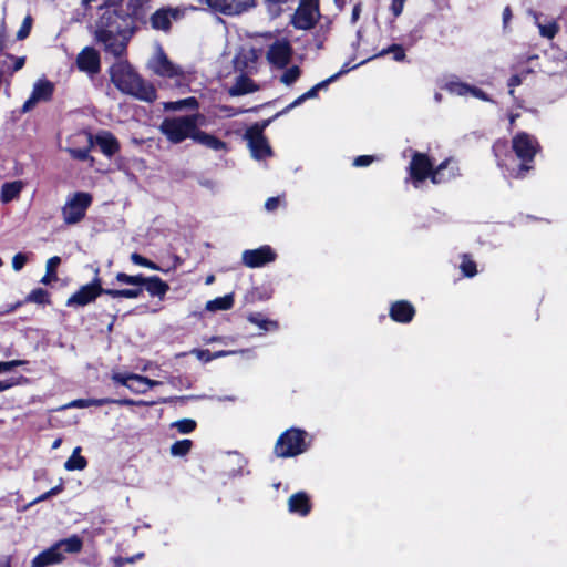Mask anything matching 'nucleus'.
I'll use <instances>...</instances> for the list:
<instances>
[{"label": "nucleus", "instance_id": "obj_1", "mask_svg": "<svg viewBox=\"0 0 567 567\" xmlns=\"http://www.w3.org/2000/svg\"><path fill=\"white\" fill-rule=\"evenodd\" d=\"M100 10L94 24V37L104 45L106 52L122 56L133 33L130 14L123 10V0H107Z\"/></svg>", "mask_w": 567, "mask_h": 567}, {"label": "nucleus", "instance_id": "obj_51", "mask_svg": "<svg viewBox=\"0 0 567 567\" xmlns=\"http://www.w3.org/2000/svg\"><path fill=\"white\" fill-rule=\"evenodd\" d=\"M461 269L464 272V275L467 277H473L476 274L475 262L467 258H464V260L461 265Z\"/></svg>", "mask_w": 567, "mask_h": 567}, {"label": "nucleus", "instance_id": "obj_49", "mask_svg": "<svg viewBox=\"0 0 567 567\" xmlns=\"http://www.w3.org/2000/svg\"><path fill=\"white\" fill-rule=\"evenodd\" d=\"M390 52L394 53V60H396V61H402L405 58L404 50L402 49V47H400L398 44H393L390 48L383 50L380 53V55H384V54L390 53Z\"/></svg>", "mask_w": 567, "mask_h": 567}, {"label": "nucleus", "instance_id": "obj_60", "mask_svg": "<svg viewBox=\"0 0 567 567\" xmlns=\"http://www.w3.org/2000/svg\"><path fill=\"white\" fill-rule=\"evenodd\" d=\"M235 353H236V351H226V350H220V351H217V352L210 353V355H212V360H214V359H218V358H223V357L231 355V354H235Z\"/></svg>", "mask_w": 567, "mask_h": 567}, {"label": "nucleus", "instance_id": "obj_57", "mask_svg": "<svg viewBox=\"0 0 567 567\" xmlns=\"http://www.w3.org/2000/svg\"><path fill=\"white\" fill-rule=\"evenodd\" d=\"M404 3L405 2H403L401 0H392L391 11H392L394 17H399L402 13L403 8H404Z\"/></svg>", "mask_w": 567, "mask_h": 567}, {"label": "nucleus", "instance_id": "obj_8", "mask_svg": "<svg viewBox=\"0 0 567 567\" xmlns=\"http://www.w3.org/2000/svg\"><path fill=\"white\" fill-rule=\"evenodd\" d=\"M148 68L158 76L173 80L176 85H182L186 80V74L182 68L174 64L161 48L148 61Z\"/></svg>", "mask_w": 567, "mask_h": 567}, {"label": "nucleus", "instance_id": "obj_2", "mask_svg": "<svg viewBox=\"0 0 567 567\" xmlns=\"http://www.w3.org/2000/svg\"><path fill=\"white\" fill-rule=\"evenodd\" d=\"M111 81L126 94L140 100L152 102L156 99L154 86L146 83L131 66L127 61L120 60L111 66Z\"/></svg>", "mask_w": 567, "mask_h": 567}, {"label": "nucleus", "instance_id": "obj_39", "mask_svg": "<svg viewBox=\"0 0 567 567\" xmlns=\"http://www.w3.org/2000/svg\"><path fill=\"white\" fill-rule=\"evenodd\" d=\"M349 71V69L344 68L342 69L339 73L332 75L331 78H329L328 80L326 81H322L318 84H316L313 87H311L309 91H307L306 93H303V99L308 100V99H313L317 96L318 94V91L322 87H324L328 83L334 81L339 75L343 74V73H347Z\"/></svg>", "mask_w": 567, "mask_h": 567}, {"label": "nucleus", "instance_id": "obj_3", "mask_svg": "<svg viewBox=\"0 0 567 567\" xmlns=\"http://www.w3.org/2000/svg\"><path fill=\"white\" fill-rule=\"evenodd\" d=\"M454 163L452 161H445L439 165L435 171H432V163L429 157L421 153H415L410 163V175L414 186L417 188L420 184L429 176L434 184L443 183L455 176L454 167H451Z\"/></svg>", "mask_w": 567, "mask_h": 567}, {"label": "nucleus", "instance_id": "obj_15", "mask_svg": "<svg viewBox=\"0 0 567 567\" xmlns=\"http://www.w3.org/2000/svg\"><path fill=\"white\" fill-rule=\"evenodd\" d=\"M54 91L53 84L48 80H38L30 97L24 102L22 112H30L38 103L47 102L52 97Z\"/></svg>", "mask_w": 567, "mask_h": 567}, {"label": "nucleus", "instance_id": "obj_61", "mask_svg": "<svg viewBox=\"0 0 567 567\" xmlns=\"http://www.w3.org/2000/svg\"><path fill=\"white\" fill-rule=\"evenodd\" d=\"M360 13H361V6L358 3L354 6V8L352 10V16H351L352 23H355L358 21Z\"/></svg>", "mask_w": 567, "mask_h": 567}, {"label": "nucleus", "instance_id": "obj_13", "mask_svg": "<svg viewBox=\"0 0 567 567\" xmlns=\"http://www.w3.org/2000/svg\"><path fill=\"white\" fill-rule=\"evenodd\" d=\"M246 140L252 157L262 159L271 155V148L262 134V128L255 125L246 132Z\"/></svg>", "mask_w": 567, "mask_h": 567}, {"label": "nucleus", "instance_id": "obj_48", "mask_svg": "<svg viewBox=\"0 0 567 567\" xmlns=\"http://www.w3.org/2000/svg\"><path fill=\"white\" fill-rule=\"evenodd\" d=\"M131 377H133V373H122V372H114L112 373V380L118 384H122L128 389L130 382L132 381Z\"/></svg>", "mask_w": 567, "mask_h": 567}, {"label": "nucleus", "instance_id": "obj_37", "mask_svg": "<svg viewBox=\"0 0 567 567\" xmlns=\"http://www.w3.org/2000/svg\"><path fill=\"white\" fill-rule=\"evenodd\" d=\"M109 403H111V399H107V398H105V399H78V400L72 401L68 406L83 409V408H89L92 405L101 406V405L109 404Z\"/></svg>", "mask_w": 567, "mask_h": 567}, {"label": "nucleus", "instance_id": "obj_21", "mask_svg": "<svg viewBox=\"0 0 567 567\" xmlns=\"http://www.w3.org/2000/svg\"><path fill=\"white\" fill-rule=\"evenodd\" d=\"M288 507L291 513L306 516L310 512L311 505L308 495L299 492L289 497Z\"/></svg>", "mask_w": 567, "mask_h": 567}, {"label": "nucleus", "instance_id": "obj_23", "mask_svg": "<svg viewBox=\"0 0 567 567\" xmlns=\"http://www.w3.org/2000/svg\"><path fill=\"white\" fill-rule=\"evenodd\" d=\"M95 143L101 148L103 154L112 156L118 151V143L116 138L109 132H102L96 135Z\"/></svg>", "mask_w": 567, "mask_h": 567}, {"label": "nucleus", "instance_id": "obj_43", "mask_svg": "<svg viewBox=\"0 0 567 567\" xmlns=\"http://www.w3.org/2000/svg\"><path fill=\"white\" fill-rule=\"evenodd\" d=\"M172 427H175L182 434H187L196 429V422L192 419H183L172 423Z\"/></svg>", "mask_w": 567, "mask_h": 567}, {"label": "nucleus", "instance_id": "obj_45", "mask_svg": "<svg viewBox=\"0 0 567 567\" xmlns=\"http://www.w3.org/2000/svg\"><path fill=\"white\" fill-rule=\"evenodd\" d=\"M25 301L34 303H45L48 302V292L41 288L34 289L28 295Z\"/></svg>", "mask_w": 567, "mask_h": 567}, {"label": "nucleus", "instance_id": "obj_35", "mask_svg": "<svg viewBox=\"0 0 567 567\" xmlns=\"http://www.w3.org/2000/svg\"><path fill=\"white\" fill-rule=\"evenodd\" d=\"M148 0H130L128 1V8L130 12H125L126 14H130V19L132 20V17L140 18L144 16L146 10L148 9Z\"/></svg>", "mask_w": 567, "mask_h": 567}, {"label": "nucleus", "instance_id": "obj_47", "mask_svg": "<svg viewBox=\"0 0 567 567\" xmlns=\"http://www.w3.org/2000/svg\"><path fill=\"white\" fill-rule=\"evenodd\" d=\"M31 27H32V18L30 16H27L22 22V25L20 27V29L17 32V38L19 40L25 39L30 34Z\"/></svg>", "mask_w": 567, "mask_h": 567}, {"label": "nucleus", "instance_id": "obj_20", "mask_svg": "<svg viewBox=\"0 0 567 567\" xmlns=\"http://www.w3.org/2000/svg\"><path fill=\"white\" fill-rule=\"evenodd\" d=\"M415 311L411 303L408 301H396L392 305L390 316L394 321L398 322H410Z\"/></svg>", "mask_w": 567, "mask_h": 567}, {"label": "nucleus", "instance_id": "obj_53", "mask_svg": "<svg viewBox=\"0 0 567 567\" xmlns=\"http://www.w3.org/2000/svg\"><path fill=\"white\" fill-rule=\"evenodd\" d=\"M374 161L373 156L361 155L353 161V165L357 167H363L370 165Z\"/></svg>", "mask_w": 567, "mask_h": 567}, {"label": "nucleus", "instance_id": "obj_17", "mask_svg": "<svg viewBox=\"0 0 567 567\" xmlns=\"http://www.w3.org/2000/svg\"><path fill=\"white\" fill-rule=\"evenodd\" d=\"M78 68L89 74H96L100 72V54L91 47L84 48L76 58Z\"/></svg>", "mask_w": 567, "mask_h": 567}, {"label": "nucleus", "instance_id": "obj_27", "mask_svg": "<svg viewBox=\"0 0 567 567\" xmlns=\"http://www.w3.org/2000/svg\"><path fill=\"white\" fill-rule=\"evenodd\" d=\"M258 90V86L252 80L246 76H239L235 84L229 89V94L233 96L252 93Z\"/></svg>", "mask_w": 567, "mask_h": 567}, {"label": "nucleus", "instance_id": "obj_52", "mask_svg": "<svg viewBox=\"0 0 567 567\" xmlns=\"http://www.w3.org/2000/svg\"><path fill=\"white\" fill-rule=\"evenodd\" d=\"M25 364L23 360H12L7 362H0V373L9 372L16 367Z\"/></svg>", "mask_w": 567, "mask_h": 567}, {"label": "nucleus", "instance_id": "obj_33", "mask_svg": "<svg viewBox=\"0 0 567 567\" xmlns=\"http://www.w3.org/2000/svg\"><path fill=\"white\" fill-rule=\"evenodd\" d=\"M143 292L142 286L132 289H106L105 295L112 298L136 299Z\"/></svg>", "mask_w": 567, "mask_h": 567}, {"label": "nucleus", "instance_id": "obj_32", "mask_svg": "<svg viewBox=\"0 0 567 567\" xmlns=\"http://www.w3.org/2000/svg\"><path fill=\"white\" fill-rule=\"evenodd\" d=\"M234 306V297L233 295H226L224 297H218L213 300H209L206 303V310L208 311H217V310H228Z\"/></svg>", "mask_w": 567, "mask_h": 567}, {"label": "nucleus", "instance_id": "obj_40", "mask_svg": "<svg viewBox=\"0 0 567 567\" xmlns=\"http://www.w3.org/2000/svg\"><path fill=\"white\" fill-rule=\"evenodd\" d=\"M196 106H197L196 99L195 97H188V99H184V100H179V101H175V102H167V103H165L164 109L165 110L177 111V110H182L184 107L194 109Z\"/></svg>", "mask_w": 567, "mask_h": 567}, {"label": "nucleus", "instance_id": "obj_22", "mask_svg": "<svg viewBox=\"0 0 567 567\" xmlns=\"http://www.w3.org/2000/svg\"><path fill=\"white\" fill-rule=\"evenodd\" d=\"M142 286H145L151 296L158 297L159 299H163L169 290V286L157 276L144 277Z\"/></svg>", "mask_w": 567, "mask_h": 567}, {"label": "nucleus", "instance_id": "obj_7", "mask_svg": "<svg viewBox=\"0 0 567 567\" xmlns=\"http://www.w3.org/2000/svg\"><path fill=\"white\" fill-rule=\"evenodd\" d=\"M92 196L85 192H76L70 195L62 207V217L66 225L80 223L92 204Z\"/></svg>", "mask_w": 567, "mask_h": 567}, {"label": "nucleus", "instance_id": "obj_34", "mask_svg": "<svg viewBox=\"0 0 567 567\" xmlns=\"http://www.w3.org/2000/svg\"><path fill=\"white\" fill-rule=\"evenodd\" d=\"M534 18L540 35L547 39H553L558 30L557 24L551 20L546 21L545 23L540 22L539 17L536 13H534Z\"/></svg>", "mask_w": 567, "mask_h": 567}, {"label": "nucleus", "instance_id": "obj_36", "mask_svg": "<svg viewBox=\"0 0 567 567\" xmlns=\"http://www.w3.org/2000/svg\"><path fill=\"white\" fill-rule=\"evenodd\" d=\"M60 262H61V259L58 256H54L47 261V274L41 279V282L43 285H49L51 281L56 280L55 270H56L58 266L60 265Z\"/></svg>", "mask_w": 567, "mask_h": 567}, {"label": "nucleus", "instance_id": "obj_6", "mask_svg": "<svg viewBox=\"0 0 567 567\" xmlns=\"http://www.w3.org/2000/svg\"><path fill=\"white\" fill-rule=\"evenodd\" d=\"M307 433L299 429H290L282 433L275 445V453L279 457H291L306 452Z\"/></svg>", "mask_w": 567, "mask_h": 567}, {"label": "nucleus", "instance_id": "obj_41", "mask_svg": "<svg viewBox=\"0 0 567 567\" xmlns=\"http://www.w3.org/2000/svg\"><path fill=\"white\" fill-rule=\"evenodd\" d=\"M192 445L190 440L177 441L171 446V453L173 456H184L190 451Z\"/></svg>", "mask_w": 567, "mask_h": 567}, {"label": "nucleus", "instance_id": "obj_10", "mask_svg": "<svg viewBox=\"0 0 567 567\" xmlns=\"http://www.w3.org/2000/svg\"><path fill=\"white\" fill-rule=\"evenodd\" d=\"M319 17V0H301L291 23L296 29L309 30L315 27Z\"/></svg>", "mask_w": 567, "mask_h": 567}, {"label": "nucleus", "instance_id": "obj_25", "mask_svg": "<svg viewBox=\"0 0 567 567\" xmlns=\"http://www.w3.org/2000/svg\"><path fill=\"white\" fill-rule=\"evenodd\" d=\"M23 188H24V183L22 181L4 183L1 186V194H0L1 202L7 204V203H10L11 200L18 198Z\"/></svg>", "mask_w": 567, "mask_h": 567}, {"label": "nucleus", "instance_id": "obj_59", "mask_svg": "<svg viewBox=\"0 0 567 567\" xmlns=\"http://www.w3.org/2000/svg\"><path fill=\"white\" fill-rule=\"evenodd\" d=\"M278 205H279V198L271 197L266 202L265 207L267 210L271 212V210H275L278 207Z\"/></svg>", "mask_w": 567, "mask_h": 567}, {"label": "nucleus", "instance_id": "obj_56", "mask_svg": "<svg viewBox=\"0 0 567 567\" xmlns=\"http://www.w3.org/2000/svg\"><path fill=\"white\" fill-rule=\"evenodd\" d=\"M192 353L195 354L196 358L202 361H205V362L212 361V355L208 350L194 349V350H192Z\"/></svg>", "mask_w": 567, "mask_h": 567}, {"label": "nucleus", "instance_id": "obj_42", "mask_svg": "<svg viewBox=\"0 0 567 567\" xmlns=\"http://www.w3.org/2000/svg\"><path fill=\"white\" fill-rule=\"evenodd\" d=\"M116 281L124 285H132V286H142L144 282V276L143 275H135L131 276L124 272H118L116 275Z\"/></svg>", "mask_w": 567, "mask_h": 567}, {"label": "nucleus", "instance_id": "obj_63", "mask_svg": "<svg viewBox=\"0 0 567 567\" xmlns=\"http://www.w3.org/2000/svg\"><path fill=\"white\" fill-rule=\"evenodd\" d=\"M24 62H25V58L24 56L17 58L16 62H14L13 70L18 71V70L22 69V66L24 65Z\"/></svg>", "mask_w": 567, "mask_h": 567}, {"label": "nucleus", "instance_id": "obj_5", "mask_svg": "<svg viewBox=\"0 0 567 567\" xmlns=\"http://www.w3.org/2000/svg\"><path fill=\"white\" fill-rule=\"evenodd\" d=\"M265 38L269 40L266 50V60L275 69H286L293 54L291 42L286 37H275L271 33H266Z\"/></svg>", "mask_w": 567, "mask_h": 567}, {"label": "nucleus", "instance_id": "obj_30", "mask_svg": "<svg viewBox=\"0 0 567 567\" xmlns=\"http://www.w3.org/2000/svg\"><path fill=\"white\" fill-rule=\"evenodd\" d=\"M257 54L255 50H241L235 58V66L239 70H249L251 66L249 63L255 64Z\"/></svg>", "mask_w": 567, "mask_h": 567}, {"label": "nucleus", "instance_id": "obj_18", "mask_svg": "<svg viewBox=\"0 0 567 567\" xmlns=\"http://www.w3.org/2000/svg\"><path fill=\"white\" fill-rule=\"evenodd\" d=\"M444 90L450 92L451 94H455L458 96H464L466 94H471L474 97H477L483 101H489L488 96L481 89L468 85L458 81L457 79H451L446 81L443 86Z\"/></svg>", "mask_w": 567, "mask_h": 567}, {"label": "nucleus", "instance_id": "obj_16", "mask_svg": "<svg viewBox=\"0 0 567 567\" xmlns=\"http://www.w3.org/2000/svg\"><path fill=\"white\" fill-rule=\"evenodd\" d=\"M241 259L248 268H258L272 262L276 259V254L269 246H262L257 249L245 250Z\"/></svg>", "mask_w": 567, "mask_h": 567}, {"label": "nucleus", "instance_id": "obj_4", "mask_svg": "<svg viewBox=\"0 0 567 567\" xmlns=\"http://www.w3.org/2000/svg\"><path fill=\"white\" fill-rule=\"evenodd\" d=\"M205 117L200 114L166 117L159 125V131L166 138L174 143H181L186 138H192L196 127L203 125Z\"/></svg>", "mask_w": 567, "mask_h": 567}, {"label": "nucleus", "instance_id": "obj_54", "mask_svg": "<svg viewBox=\"0 0 567 567\" xmlns=\"http://www.w3.org/2000/svg\"><path fill=\"white\" fill-rule=\"evenodd\" d=\"M111 403H115V404H118V405H126V406H131V405H147L148 404L145 401H134V400H131V399H120V400L111 399Z\"/></svg>", "mask_w": 567, "mask_h": 567}, {"label": "nucleus", "instance_id": "obj_64", "mask_svg": "<svg viewBox=\"0 0 567 567\" xmlns=\"http://www.w3.org/2000/svg\"><path fill=\"white\" fill-rule=\"evenodd\" d=\"M0 567H11V557L4 556L0 558Z\"/></svg>", "mask_w": 567, "mask_h": 567}, {"label": "nucleus", "instance_id": "obj_58", "mask_svg": "<svg viewBox=\"0 0 567 567\" xmlns=\"http://www.w3.org/2000/svg\"><path fill=\"white\" fill-rule=\"evenodd\" d=\"M148 259H146L145 257L141 256L140 254L137 252H133L131 255V261L135 265H138V266H143L145 267L146 262H147Z\"/></svg>", "mask_w": 567, "mask_h": 567}, {"label": "nucleus", "instance_id": "obj_11", "mask_svg": "<svg viewBox=\"0 0 567 567\" xmlns=\"http://www.w3.org/2000/svg\"><path fill=\"white\" fill-rule=\"evenodd\" d=\"M99 269L95 270V277L92 282L82 286L66 301L69 307H84L94 301L100 295L105 293L106 289L102 288L101 279L97 276Z\"/></svg>", "mask_w": 567, "mask_h": 567}, {"label": "nucleus", "instance_id": "obj_26", "mask_svg": "<svg viewBox=\"0 0 567 567\" xmlns=\"http://www.w3.org/2000/svg\"><path fill=\"white\" fill-rule=\"evenodd\" d=\"M193 140L214 151H220L226 147V144L223 141L218 140L217 137L210 134L199 131L198 127H196L195 130Z\"/></svg>", "mask_w": 567, "mask_h": 567}, {"label": "nucleus", "instance_id": "obj_14", "mask_svg": "<svg viewBox=\"0 0 567 567\" xmlns=\"http://www.w3.org/2000/svg\"><path fill=\"white\" fill-rule=\"evenodd\" d=\"M206 3L216 12L236 16L254 7L255 0H206Z\"/></svg>", "mask_w": 567, "mask_h": 567}, {"label": "nucleus", "instance_id": "obj_28", "mask_svg": "<svg viewBox=\"0 0 567 567\" xmlns=\"http://www.w3.org/2000/svg\"><path fill=\"white\" fill-rule=\"evenodd\" d=\"M75 138L84 140L85 146L83 148L68 147V153L75 159L85 161L90 157V150L93 145V137L90 134H78Z\"/></svg>", "mask_w": 567, "mask_h": 567}, {"label": "nucleus", "instance_id": "obj_46", "mask_svg": "<svg viewBox=\"0 0 567 567\" xmlns=\"http://www.w3.org/2000/svg\"><path fill=\"white\" fill-rule=\"evenodd\" d=\"M267 11L271 18H277L282 11V1L280 0H265Z\"/></svg>", "mask_w": 567, "mask_h": 567}, {"label": "nucleus", "instance_id": "obj_50", "mask_svg": "<svg viewBox=\"0 0 567 567\" xmlns=\"http://www.w3.org/2000/svg\"><path fill=\"white\" fill-rule=\"evenodd\" d=\"M27 261H28V256L25 254L18 252L12 258V268L16 271H20L24 267Z\"/></svg>", "mask_w": 567, "mask_h": 567}, {"label": "nucleus", "instance_id": "obj_38", "mask_svg": "<svg viewBox=\"0 0 567 567\" xmlns=\"http://www.w3.org/2000/svg\"><path fill=\"white\" fill-rule=\"evenodd\" d=\"M301 70L298 65L287 68L280 76V82L287 86L292 85L300 76Z\"/></svg>", "mask_w": 567, "mask_h": 567}, {"label": "nucleus", "instance_id": "obj_62", "mask_svg": "<svg viewBox=\"0 0 567 567\" xmlns=\"http://www.w3.org/2000/svg\"><path fill=\"white\" fill-rule=\"evenodd\" d=\"M16 384H17V382L11 381V380L0 381V392H3L6 390H8V389L12 388Z\"/></svg>", "mask_w": 567, "mask_h": 567}, {"label": "nucleus", "instance_id": "obj_55", "mask_svg": "<svg viewBox=\"0 0 567 567\" xmlns=\"http://www.w3.org/2000/svg\"><path fill=\"white\" fill-rule=\"evenodd\" d=\"M523 82V74L512 75L508 80L509 94H514V87L520 85Z\"/></svg>", "mask_w": 567, "mask_h": 567}, {"label": "nucleus", "instance_id": "obj_31", "mask_svg": "<svg viewBox=\"0 0 567 567\" xmlns=\"http://www.w3.org/2000/svg\"><path fill=\"white\" fill-rule=\"evenodd\" d=\"M54 545L59 546V550L62 554H63V551L74 554V553H79L82 549L83 543L79 536L73 535L69 538H65V539H62V540L55 543Z\"/></svg>", "mask_w": 567, "mask_h": 567}, {"label": "nucleus", "instance_id": "obj_24", "mask_svg": "<svg viewBox=\"0 0 567 567\" xmlns=\"http://www.w3.org/2000/svg\"><path fill=\"white\" fill-rule=\"evenodd\" d=\"M132 381L130 382L128 390L136 394H143L148 391V389L161 384L159 381L148 379L146 377L133 373L131 377Z\"/></svg>", "mask_w": 567, "mask_h": 567}, {"label": "nucleus", "instance_id": "obj_19", "mask_svg": "<svg viewBox=\"0 0 567 567\" xmlns=\"http://www.w3.org/2000/svg\"><path fill=\"white\" fill-rule=\"evenodd\" d=\"M64 559V556L59 550V546L52 545L50 548L43 550L35 556L31 563V567H47L50 565L59 564Z\"/></svg>", "mask_w": 567, "mask_h": 567}, {"label": "nucleus", "instance_id": "obj_9", "mask_svg": "<svg viewBox=\"0 0 567 567\" xmlns=\"http://www.w3.org/2000/svg\"><path fill=\"white\" fill-rule=\"evenodd\" d=\"M538 143L532 135L527 133H518L513 138V150L516 154V156L523 162H532L535 154L538 151ZM530 167L526 164H522L519 167V171L517 173V176L522 177L524 176V173L529 171Z\"/></svg>", "mask_w": 567, "mask_h": 567}, {"label": "nucleus", "instance_id": "obj_29", "mask_svg": "<svg viewBox=\"0 0 567 567\" xmlns=\"http://www.w3.org/2000/svg\"><path fill=\"white\" fill-rule=\"evenodd\" d=\"M81 451L80 446L73 450L72 455L64 463L66 471H82L87 466V461L81 455Z\"/></svg>", "mask_w": 567, "mask_h": 567}, {"label": "nucleus", "instance_id": "obj_12", "mask_svg": "<svg viewBox=\"0 0 567 567\" xmlns=\"http://www.w3.org/2000/svg\"><path fill=\"white\" fill-rule=\"evenodd\" d=\"M185 12L186 8L184 7L161 8L151 16V25L155 30L167 32L171 29L172 21L181 20Z\"/></svg>", "mask_w": 567, "mask_h": 567}, {"label": "nucleus", "instance_id": "obj_44", "mask_svg": "<svg viewBox=\"0 0 567 567\" xmlns=\"http://www.w3.org/2000/svg\"><path fill=\"white\" fill-rule=\"evenodd\" d=\"M248 320L265 331L277 328L276 322L264 319L259 315H250Z\"/></svg>", "mask_w": 567, "mask_h": 567}]
</instances>
